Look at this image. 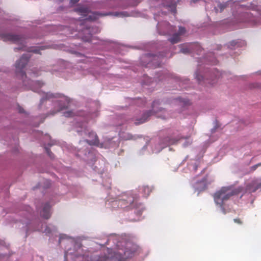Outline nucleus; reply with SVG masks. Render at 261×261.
I'll return each instance as SVG.
<instances>
[{
	"mask_svg": "<svg viewBox=\"0 0 261 261\" xmlns=\"http://www.w3.org/2000/svg\"><path fill=\"white\" fill-rule=\"evenodd\" d=\"M114 15L115 16L122 17L129 16L136 17V16H138V14L135 13H132V14L129 15L126 12H120V13L116 12L115 13Z\"/></svg>",
	"mask_w": 261,
	"mask_h": 261,
	"instance_id": "nucleus-19",
	"label": "nucleus"
},
{
	"mask_svg": "<svg viewBox=\"0 0 261 261\" xmlns=\"http://www.w3.org/2000/svg\"><path fill=\"white\" fill-rule=\"evenodd\" d=\"M151 190V189L148 186H144L142 189V191L145 196H147Z\"/></svg>",
	"mask_w": 261,
	"mask_h": 261,
	"instance_id": "nucleus-22",
	"label": "nucleus"
},
{
	"mask_svg": "<svg viewBox=\"0 0 261 261\" xmlns=\"http://www.w3.org/2000/svg\"><path fill=\"white\" fill-rule=\"evenodd\" d=\"M261 166V162L253 166L251 168L253 170H255L258 167Z\"/></svg>",
	"mask_w": 261,
	"mask_h": 261,
	"instance_id": "nucleus-30",
	"label": "nucleus"
},
{
	"mask_svg": "<svg viewBox=\"0 0 261 261\" xmlns=\"http://www.w3.org/2000/svg\"><path fill=\"white\" fill-rule=\"evenodd\" d=\"M19 112L20 113H23L24 112V110L22 108H19Z\"/></svg>",
	"mask_w": 261,
	"mask_h": 261,
	"instance_id": "nucleus-32",
	"label": "nucleus"
},
{
	"mask_svg": "<svg viewBox=\"0 0 261 261\" xmlns=\"http://www.w3.org/2000/svg\"><path fill=\"white\" fill-rule=\"evenodd\" d=\"M234 222H237L238 223H240V221L239 220L234 219Z\"/></svg>",
	"mask_w": 261,
	"mask_h": 261,
	"instance_id": "nucleus-33",
	"label": "nucleus"
},
{
	"mask_svg": "<svg viewBox=\"0 0 261 261\" xmlns=\"http://www.w3.org/2000/svg\"><path fill=\"white\" fill-rule=\"evenodd\" d=\"M39 231H42L46 234H49L51 232L50 228L49 226L44 225L43 226H42L41 228L40 229H38Z\"/></svg>",
	"mask_w": 261,
	"mask_h": 261,
	"instance_id": "nucleus-21",
	"label": "nucleus"
},
{
	"mask_svg": "<svg viewBox=\"0 0 261 261\" xmlns=\"http://www.w3.org/2000/svg\"><path fill=\"white\" fill-rule=\"evenodd\" d=\"M178 140L170 139L168 140V142L166 143V145H171L175 143Z\"/></svg>",
	"mask_w": 261,
	"mask_h": 261,
	"instance_id": "nucleus-28",
	"label": "nucleus"
},
{
	"mask_svg": "<svg viewBox=\"0 0 261 261\" xmlns=\"http://www.w3.org/2000/svg\"><path fill=\"white\" fill-rule=\"evenodd\" d=\"M56 70L55 69H54L53 71V72L54 73Z\"/></svg>",
	"mask_w": 261,
	"mask_h": 261,
	"instance_id": "nucleus-36",
	"label": "nucleus"
},
{
	"mask_svg": "<svg viewBox=\"0 0 261 261\" xmlns=\"http://www.w3.org/2000/svg\"><path fill=\"white\" fill-rule=\"evenodd\" d=\"M186 32L185 29L182 27L179 28V32L174 34L172 37L169 39L170 41L172 44L177 43L180 40V35L184 34Z\"/></svg>",
	"mask_w": 261,
	"mask_h": 261,
	"instance_id": "nucleus-15",
	"label": "nucleus"
},
{
	"mask_svg": "<svg viewBox=\"0 0 261 261\" xmlns=\"http://www.w3.org/2000/svg\"><path fill=\"white\" fill-rule=\"evenodd\" d=\"M38 211L42 217L45 219H48L50 217V205L48 203L42 204L41 207Z\"/></svg>",
	"mask_w": 261,
	"mask_h": 261,
	"instance_id": "nucleus-10",
	"label": "nucleus"
},
{
	"mask_svg": "<svg viewBox=\"0 0 261 261\" xmlns=\"http://www.w3.org/2000/svg\"><path fill=\"white\" fill-rule=\"evenodd\" d=\"M165 7L168 8L169 10L172 12L175 13L176 9H175V1L174 0L171 1V3L169 4H166L164 5Z\"/></svg>",
	"mask_w": 261,
	"mask_h": 261,
	"instance_id": "nucleus-20",
	"label": "nucleus"
},
{
	"mask_svg": "<svg viewBox=\"0 0 261 261\" xmlns=\"http://www.w3.org/2000/svg\"><path fill=\"white\" fill-rule=\"evenodd\" d=\"M75 12L81 16L79 20L75 21V24L77 25L76 30L79 31V36L81 37L84 41L93 42L94 37L92 36V34L98 33L99 29L97 28L91 27L89 22L107 14L93 12L89 11L87 8L81 6H79L75 9Z\"/></svg>",
	"mask_w": 261,
	"mask_h": 261,
	"instance_id": "nucleus-1",
	"label": "nucleus"
},
{
	"mask_svg": "<svg viewBox=\"0 0 261 261\" xmlns=\"http://www.w3.org/2000/svg\"><path fill=\"white\" fill-rule=\"evenodd\" d=\"M88 136H89V138H91V139H86L84 141H80V143L86 142L88 144H89V145H96L98 146H100V147H102V145H101V144L100 145H99L98 141L97 136L94 132H89Z\"/></svg>",
	"mask_w": 261,
	"mask_h": 261,
	"instance_id": "nucleus-12",
	"label": "nucleus"
},
{
	"mask_svg": "<svg viewBox=\"0 0 261 261\" xmlns=\"http://www.w3.org/2000/svg\"><path fill=\"white\" fill-rule=\"evenodd\" d=\"M197 167V165L196 164H194V165H190V166H189V168H192V169H193L194 171H195V170H196Z\"/></svg>",
	"mask_w": 261,
	"mask_h": 261,
	"instance_id": "nucleus-31",
	"label": "nucleus"
},
{
	"mask_svg": "<svg viewBox=\"0 0 261 261\" xmlns=\"http://www.w3.org/2000/svg\"><path fill=\"white\" fill-rule=\"evenodd\" d=\"M123 139L127 140H132L134 139L135 137L133 136L132 135L127 133L124 135L123 137H122Z\"/></svg>",
	"mask_w": 261,
	"mask_h": 261,
	"instance_id": "nucleus-25",
	"label": "nucleus"
},
{
	"mask_svg": "<svg viewBox=\"0 0 261 261\" xmlns=\"http://www.w3.org/2000/svg\"><path fill=\"white\" fill-rule=\"evenodd\" d=\"M192 184L196 191H201L204 190L206 187V178H204L201 180H198L196 181L193 180L192 181Z\"/></svg>",
	"mask_w": 261,
	"mask_h": 261,
	"instance_id": "nucleus-13",
	"label": "nucleus"
},
{
	"mask_svg": "<svg viewBox=\"0 0 261 261\" xmlns=\"http://www.w3.org/2000/svg\"><path fill=\"white\" fill-rule=\"evenodd\" d=\"M107 252L108 256L94 257L87 259L85 261H123L124 259L132 256V253L128 250L124 252L123 255H122V253L120 250L118 252H114L112 249H107Z\"/></svg>",
	"mask_w": 261,
	"mask_h": 261,
	"instance_id": "nucleus-4",
	"label": "nucleus"
},
{
	"mask_svg": "<svg viewBox=\"0 0 261 261\" xmlns=\"http://www.w3.org/2000/svg\"><path fill=\"white\" fill-rule=\"evenodd\" d=\"M195 79L198 82H200L202 80H203V77L202 75L199 72H196L195 74Z\"/></svg>",
	"mask_w": 261,
	"mask_h": 261,
	"instance_id": "nucleus-26",
	"label": "nucleus"
},
{
	"mask_svg": "<svg viewBox=\"0 0 261 261\" xmlns=\"http://www.w3.org/2000/svg\"><path fill=\"white\" fill-rule=\"evenodd\" d=\"M225 5L224 4H221L220 3H217V7H215V10L217 12H221L224 8L225 7Z\"/></svg>",
	"mask_w": 261,
	"mask_h": 261,
	"instance_id": "nucleus-23",
	"label": "nucleus"
},
{
	"mask_svg": "<svg viewBox=\"0 0 261 261\" xmlns=\"http://www.w3.org/2000/svg\"><path fill=\"white\" fill-rule=\"evenodd\" d=\"M30 56L28 54H24L21 58L18 60L15 64L16 72L18 76L22 78L23 83L26 87L25 88H31L34 91H37V88L41 87L44 83L40 81H30L27 80V77L23 72V69L28 63Z\"/></svg>",
	"mask_w": 261,
	"mask_h": 261,
	"instance_id": "nucleus-3",
	"label": "nucleus"
},
{
	"mask_svg": "<svg viewBox=\"0 0 261 261\" xmlns=\"http://www.w3.org/2000/svg\"><path fill=\"white\" fill-rule=\"evenodd\" d=\"M134 198L132 196H127L124 195L121 199L115 200L112 202V205L113 207H115L116 206L120 207L122 208L127 207H133L134 205Z\"/></svg>",
	"mask_w": 261,
	"mask_h": 261,
	"instance_id": "nucleus-8",
	"label": "nucleus"
},
{
	"mask_svg": "<svg viewBox=\"0 0 261 261\" xmlns=\"http://www.w3.org/2000/svg\"><path fill=\"white\" fill-rule=\"evenodd\" d=\"M220 76V73L218 71H215L213 75L212 76L211 79H206V83L210 84L211 85H214L215 83H216L217 81V79L219 78Z\"/></svg>",
	"mask_w": 261,
	"mask_h": 261,
	"instance_id": "nucleus-16",
	"label": "nucleus"
},
{
	"mask_svg": "<svg viewBox=\"0 0 261 261\" xmlns=\"http://www.w3.org/2000/svg\"><path fill=\"white\" fill-rule=\"evenodd\" d=\"M2 38L4 41H11L19 45L20 46L14 48L16 51L19 50H28L29 51L33 52L35 54H40V50L43 49V47L38 48L31 47L30 48H27L25 45H24L25 41L24 39L17 35L9 34L4 35Z\"/></svg>",
	"mask_w": 261,
	"mask_h": 261,
	"instance_id": "nucleus-5",
	"label": "nucleus"
},
{
	"mask_svg": "<svg viewBox=\"0 0 261 261\" xmlns=\"http://www.w3.org/2000/svg\"><path fill=\"white\" fill-rule=\"evenodd\" d=\"M80 0H70V5L71 6H72L74 4H76L77 2H79Z\"/></svg>",
	"mask_w": 261,
	"mask_h": 261,
	"instance_id": "nucleus-29",
	"label": "nucleus"
},
{
	"mask_svg": "<svg viewBox=\"0 0 261 261\" xmlns=\"http://www.w3.org/2000/svg\"><path fill=\"white\" fill-rule=\"evenodd\" d=\"M160 102L159 100L154 101L152 105V111L147 112L144 114L142 118L140 119L137 118L135 120V123L136 124H140L143 123L147 121L148 118L153 114H155L157 117L165 119L167 117L166 114L167 112L162 109L161 108H159Z\"/></svg>",
	"mask_w": 261,
	"mask_h": 261,
	"instance_id": "nucleus-6",
	"label": "nucleus"
},
{
	"mask_svg": "<svg viewBox=\"0 0 261 261\" xmlns=\"http://www.w3.org/2000/svg\"><path fill=\"white\" fill-rule=\"evenodd\" d=\"M192 143V140L189 137H187L185 138V141L183 144V146L184 147H187L188 145H190Z\"/></svg>",
	"mask_w": 261,
	"mask_h": 261,
	"instance_id": "nucleus-27",
	"label": "nucleus"
},
{
	"mask_svg": "<svg viewBox=\"0 0 261 261\" xmlns=\"http://www.w3.org/2000/svg\"><path fill=\"white\" fill-rule=\"evenodd\" d=\"M52 98H55L54 101L55 110L52 112L53 114H55L68 107L69 100L66 96L61 95L55 96L52 93H46L45 94L46 99H49Z\"/></svg>",
	"mask_w": 261,
	"mask_h": 261,
	"instance_id": "nucleus-7",
	"label": "nucleus"
},
{
	"mask_svg": "<svg viewBox=\"0 0 261 261\" xmlns=\"http://www.w3.org/2000/svg\"><path fill=\"white\" fill-rule=\"evenodd\" d=\"M193 2L196 3L198 0H192Z\"/></svg>",
	"mask_w": 261,
	"mask_h": 261,
	"instance_id": "nucleus-34",
	"label": "nucleus"
},
{
	"mask_svg": "<svg viewBox=\"0 0 261 261\" xmlns=\"http://www.w3.org/2000/svg\"><path fill=\"white\" fill-rule=\"evenodd\" d=\"M75 115V112L73 111H66L64 113V115L65 117H72ZM76 115L79 116L84 117L87 120H89L97 117L98 114L97 112H91L87 114H85L83 112H76Z\"/></svg>",
	"mask_w": 261,
	"mask_h": 261,
	"instance_id": "nucleus-9",
	"label": "nucleus"
},
{
	"mask_svg": "<svg viewBox=\"0 0 261 261\" xmlns=\"http://www.w3.org/2000/svg\"><path fill=\"white\" fill-rule=\"evenodd\" d=\"M144 208L142 205L137 206L135 211V213L138 215H140L142 212L144 210Z\"/></svg>",
	"mask_w": 261,
	"mask_h": 261,
	"instance_id": "nucleus-24",
	"label": "nucleus"
},
{
	"mask_svg": "<svg viewBox=\"0 0 261 261\" xmlns=\"http://www.w3.org/2000/svg\"><path fill=\"white\" fill-rule=\"evenodd\" d=\"M150 146L151 148V151H148L149 153L152 152V153H158L165 146V145L161 144V143H159L158 144H155L154 145V147L153 148V146H150L148 143H147L143 147L142 149V153H144V150L148 148V146Z\"/></svg>",
	"mask_w": 261,
	"mask_h": 261,
	"instance_id": "nucleus-14",
	"label": "nucleus"
},
{
	"mask_svg": "<svg viewBox=\"0 0 261 261\" xmlns=\"http://www.w3.org/2000/svg\"><path fill=\"white\" fill-rule=\"evenodd\" d=\"M193 46V44H186L180 45L179 47L180 48L181 53L187 54L192 50Z\"/></svg>",
	"mask_w": 261,
	"mask_h": 261,
	"instance_id": "nucleus-17",
	"label": "nucleus"
},
{
	"mask_svg": "<svg viewBox=\"0 0 261 261\" xmlns=\"http://www.w3.org/2000/svg\"><path fill=\"white\" fill-rule=\"evenodd\" d=\"M258 190H261V178L253 179L247 182L245 189L240 187L234 190L231 187H223L214 194V199L217 206L223 214H226L225 203L230 196L243 192L251 193Z\"/></svg>",
	"mask_w": 261,
	"mask_h": 261,
	"instance_id": "nucleus-2",
	"label": "nucleus"
},
{
	"mask_svg": "<svg viewBox=\"0 0 261 261\" xmlns=\"http://www.w3.org/2000/svg\"><path fill=\"white\" fill-rule=\"evenodd\" d=\"M77 127L80 128V129H77V132L81 135H83V128L84 129L83 133L85 134H87V132L88 130L86 129V126L85 123H81V122H77L76 124Z\"/></svg>",
	"mask_w": 261,
	"mask_h": 261,
	"instance_id": "nucleus-18",
	"label": "nucleus"
},
{
	"mask_svg": "<svg viewBox=\"0 0 261 261\" xmlns=\"http://www.w3.org/2000/svg\"><path fill=\"white\" fill-rule=\"evenodd\" d=\"M157 29L159 32L162 34H169V31L172 30L173 27L170 25L167 22H163L158 23L157 24Z\"/></svg>",
	"mask_w": 261,
	"mask_h": 261,
	"instance_id": "nucleus-11",
	"label": "nucleus"
},
{
	"mask_svg": "<svg viewBox=\"0 0 261 261\" xmlns=\"http://www.w3.org/2000/svg\"><path fill=\"white\" fill-rule=\"evenodd\" d=\"M154 18H155L156 20H158V19H157V17H156V16H154Z\"/></svg>",
	"mask_w": 261,
	"mask_h": 261,
	"instance_id": "nucleus-35",
	"label": "nucleus"
},
{
	"mask_svg": "<svg viewBox=\"0 0 261 261\" xmlns=\"http://www.w3.org/2000/svg\"><path fill=\"white\" fill-rule=\"evenodd\" d=\"M180 100L179 99H176V101H178V100Z\"/></svg>",
	"mask_w": 261,
	"mask_h": 261,
	"instance_id": "nucleus-37",
	"label": "nucleus"
}]
</instances>
